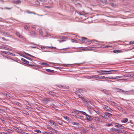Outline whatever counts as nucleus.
<instances>
[{
	"instance_id": "ea45409f",
	"label": "nucleus",
	"mask_w": 134,
	"mask_h": 134,
	"mask_svg": "<svg viewBox=\"0 0 134 134\" xmlns=\"http://www.w3.org/2000/svg\"><path fill=\"white\" fill-rule=\"evenodd\" d=\"M24 29H26V30H27L28 29V27H27V25H26L24 27Z\"/></svg>"
},
{
	"instance_id": "20e7f679",
	"label": "nucleus",
	"mask_w": 134,
	"mask_h": 134,
	"mask_svg": "<svg viewBox=\"0 0 134 134\" xmlns=\"http://www.w3.org/2000/svg\"><path fill=\"white\" fill-rule=\"evenodd\" d=\"M105 70H101L99 71H97V72L99 74H100L102 75H104V73L105 72Z\"/></svg>"
},
{
	"instance_id": "a211bd4d",
	"label": "nucleus",
	"mask_w": 134,
	"mask_h": 134,
	"mask_svg": "<svg viewBox=\"0 0 134 134\" xmlns=\"http://www.w3.org/2000/svg\"><path fill=\"white\" fill-rule=\"evenodd\" d=\"M95 42V40H92L91 41H88V42L89 44H90L91 43H92V42Z\"/></svg>"
},
{
	"instance_id": "f03ea898",
	"label": "nucleus",
	"mask_w": 134,
	"mask_h": 134,
	"mask_svg": "<svg viewBox=\"0 0 134 134\" xmlns=\"http://www.w3.org/2000/svg\"><path fill=\"white\" fill-rule=\"evenodd\" d=\"M103 108L106 110L109 111L110 109L107 106L104 105L103 106Z\"/></svg>"
},
{
	"instance_id": "ddd939ff",
	"label": "nucleus",
	"mask_w": 134,
	"mask_h": 134,
	"mask_svg": "<svg viewBox=\"0 0 134 134\" xmlns=\"http://www.w3.org/2000/svg\"><path fill=\"white\" fill-rule=\"evenodd\" d=\"M121 51L119 50H114L113 51V52L114 53H120L121 52Z\"/></svg>"
},
{
	"instance_id": "5fc2aeb1",
	"label": "nucleus",
	"mask_w": 134,
	"mask_h": 134,
	"mask_svg": "<svg viewBox=\"0 0 134 134\" xmlns=\"http://www.w3.org/2000/svg\"><path fill=\"white\" fill-rule=\"evenodd\" d=\"M4 95H7V93H4Z\"/></svg>"
},
{
	"instance_id": "6e6552de",
	"label": "nucleus",
	"mask_w": 134,
	"mask_h": 134,
	"mask_svg": "<svg viewBox=\"0 0 134 134\" xmlns=\"http://www.w3.org/2000/svg\"><path fill=\"white\" fill-rule=\"evenodd\" d=\"M128 119L127 118L124 119L121 121V122L122 123H125L128 121Z\"/></svg>"
},
{
	"instance_id": "338daca9",
	"label": "nucleus",
	"mask_w": 134,
	"mask_h": 134,
	"mask_svg": "<svg viewBox=\"0 0 134 134\" xmlns=\"http://www.w3.org/2000/svg\"><path fill=\"white\" fill-rule=\"evenodd\" d=\"M64 49H61L60 50H63Z\"/></svg>"
},
{
	"instance_id": "3c124183",
	"label": "nucleus",
	"mask_w": 134,
	"mask_h": 134,
	"mask_svg": "<svg viewBox=\"0 0 134 134\" xmlns=\"http://www.w3.org/2000/svg\"><path fill=\"white\" fill-rule=\"evenodd\" d=\"M112 5L113 7H114L116 6V4H112Z\"/></svg>"
},
{
	"instance_id": "5701e85b",
	"label": "nucleus",
	"mask_w": 134,
	"mask_h": 134,
	"mask_svg": "<svg viewBox=\"0 0 134 134\" xmlns=\"http://www.w3.org/2000/svg\"><path fill=\"white\" fill-rule=\"evenodd\" d=\"M71 41L72 42H76L77 43V40H74L73 39H72L71 40Z\"/></svg>"
},
{
	"instance_id": "9d476101",
	"label": "nucleus",
	"mask_w": 134,
	"mask_h": 134,
	"mask_svg": "<svg viewBox=\"0 0 134 134\" xmlns=\"http://www.w3.org/2000/svg\"><path fill=\"white\" fill-rule=\"evenodd\" d=\"M126 76L125 75H123L122 76H117L116 77H115V78L116 79H119V78H124L125 77H126Z\"/></svg>"
},
{
	"instance_id": "a19ab883",
	"label": "nucleus",
	"mask_w": 134,
	"mask_h": 134,
	"mask_svg": "<svg viewBox=\"0 0 134 134\" xmlns=\"http://www.w3.org/2000/svg\"><path fill=\"white\" fill-rule=\"evenodd\" d=\"M111 72H116L118 71L116 70H111Z\"/></svg>"
},
{
	"instance_id": "680f3d73",
	"label": "nucleus",
	"mask_w": 134,
	"mask_h": 134,
	"mask_svg": "<svg viewBox=\"0 0 134 134\" xmlns=\"http://www.w3.org/2000/svg\"><path fill=\"white\" fill-rule=\"evenodd\" d=\"M80 116L81 118H83V117L82 116Z\"/></svg>"
},
{
	"instance_id": "4be33fe9",
	"label": "nucleus",
	"mask_w": 134,
	"mask_h": 134,
	"mask_svg": "<svg viewBox=\"0 0 134 134\" xmlns=\"http://www.w3.org/2000/svg\"><path fill=\"white\" fill-rule=\"evenodd\" d=\"M14 2L16 4H20V3L21 2L20 0H18Z\"/></svg>"
},
{
	"instance_id": "f3484780",
	"label": "nucleus",
	"mask_w": 134,
	"mask_h": 134,
	"mask_svg": "<svg viewBox=\"0 0 134 134\" xmlns=\"http://www.w3.org/2000/svg\"><path fill=\"white\" fill-rule=\"evenodd\" d=\"M117 90L118 91L122 92H124L125 93H126V92H127V91H125L122 90H121V89H117Z\"/></svg>"
},
{
	"instance_id": "412c9836",
	"label": "nucleus",
	"mask_w": 134,
	"mask_h": 134,
	"mask_svg": "<svg viewBox=\"0 0 134 134\" xmlns=\"http://www.w3.org/2000/svg\"><path fill=\"white\" fill-rule=\"evenodd\" d=\"M124 128V127L123 126L121 125H120L119 128L120 129H123Z\"/></svg>"
},
{
	"instance_id": "7ed1b4c3",
	"label": "nucleus",
	"mask_w": 134,
	"mask_h": 134,
	"mask_svg": "<svg viewBox=\"0 0 134 134\" xmlns=\"http://www.w3.org/2000/svg\"><path fill=\"white\" fill-rule=\"evenodd\" d=\"M113 74L112 72H111V70L109 71L105 70V72L104 73V75H107L109 74Z\"/></svg>"
},
{
	"instance_id": "0e129e2a",
	"label": "nucleus",
	"mask_w": 134,
	"mask_h": 134,
	"mask_svg": "<svg viewBox=\"0 0 134 134\" xmlns=\"http://www.w3.org/2000/svg\"><path fill=\"white\" fill-rule=\"evenodd\" d=\"M101 116L102 117V118H103L104 117V116Z\"/></svg>"
},
{
	"instance_id": "c756f323",
	"label": "nucleus",
	"mask_w": 134,
	"mask_h": 134,
	"mask_svg": "<svg viewBox=\"0 0 134 134\" xmlns=\"http://www.w3.org/2000/svg\"><path fill=\"white\" fill-rule=\"evenodd\" d=\"M25 54H26L27 55L29 56H30L31 57H34L31 55L30 54H28V53H25Z\"/></svg>"
},
{
	"instance_id": "f8f14e48",
	"label": "nucleus",
	"mask_w": 134,
	"mask_h": 134,
	"mask_svg": "<svg viewBox=\"0 0 134 134\" xmlns=\"http://www.w3.org/2000/svg\"><path fill=\"white\" fill-rule=\"evenodd\" d=\"M104 78H105V77L104 76L97 75V79H104Z\"/></svg>"
},
{
	"instance_id": "bf43d9fd",
	"label": "nucleus",
	"mask_w": 134,
	"mask_h": 134,
	"mask_svg": "<svg viewBox=\"0 0 134 134\" xmlns=\"http://www.w3.org/2000/svg\"><path fill=\"white\" fill-rule=\"evenodd\" d=\"M2 38L3 39V40H5V38L4 37H2Z\"/></svg>"
},
{
	"instance_id": "c03bdc74",
	"label": "nucleus",
	"mask_w": 134,
	"mask_h": 134,
	"mask_svg": "<svg viewBox=\"0 0 134 134\" xmlns=\"http://www.w3.org/2000/svg\"><path fill=\"white\" fill-rule=\"evenodd\" d=\"M3 52L5 53V54H8V52H5V51H4Z\"/></svg>"
},
{
	"instance_id": "58836bf2",
	"label": "nucleus",
	"mask_w": 134,
	"mask_h": 134,
	"mask_svg": "<svg viewBox=\"0 0 134 134\" xmlns=\"http://www.w3.org/2000/svg\"><path fill=\"white\" fill-rule=\"evenodd\" d=\"M111 104L113 105H116V103H115V102H112L111 103Z\"/></svg>"
},
{
	"instance_id": "e2e57ef3",
	"label": "nucleus",
	"mask_w": 134,
	"mask_h": 134,
	"mask_svg": "<svg viewBox=\"0 0 134 134\" xmlns=\"http://www.w3.org/2000/svg\"><path fill=\"white\" fill-rule=\"evenodd\" d=\"M125 80L124 79H121V80Z\"/></svg>"
},
{
	"instance_id": "cd10ccee",
	"label": "nucleus",
	"mask_w": 134,
	"mask_h": 134,
	"mask_svg": "<svg viewBox=\"0 0 134 134\" xmlns=\"http://www.w3.org/2000/svg\"><path fill=\"white\" fill-rule=\"evenodd\" d=\"M80 112H81L83 114L85 115L86 116L87 115V114L85 112L83 111H80Z\"/></svg>"
},
{
	"instance_id": "393cba45",
	"label": "nucleus",
	"mask_w": 134,
	"mask_h": 134,
	"mask_svg": "<svg viewBox=\"0 0 134 134\" xmlns=\"http://www.w3.org/2000/svg\"><path fill=\"white\" fill-rule=\"evenodd\" d=\"M46 71L48 72H53V71H54L53 70H50L49 69H47Z\"/></svg>"
},
{
	"instance_id": "de8ad7c7",
	"label": "nucleus",
	"mask_w": 134,
	"mask_h": 134,
	"mask_svg": "<svg viewBox=\"0 0 134 134\" xmlns=\"http://www.w3.org/2000/svg\"><path fill=\"white\" fill-rule=\"evenodd\" d=\"M87 48H86L85 49H82V50L84 51H86L87 50L86 49Z\"/></svg>"
},
{
	"instance_id": "8fccbe9b",
	"label": "nucleus",
	"mask_w": 134,
	"mask_h": 134,
	"mask_svg": "<svg viewBox=\"0 0 134 134\" xmlns=\"http://www.w3.org/2000/svg\"><path fill=\"white\" fill-rule=\"evenodd\" d=\"M45 7H46L47 8H51V6H45Z\"/></svg>"
},
{
	"instance_id": "a878e982",
	"label": "nucleus",
	"mask_w": 134,
	"mask_h": 134,
	"mask_svg": "<svg viewBox=\"0 0 134 134\" xmlns=\"http://www.w3.org/2000/svg\"><path fill=\"white\" fill-rule=\"evenodd\" d=\"M106 115L108 116H111L112 115L108 113H106Z\"/></svg>"
},
{
	"instance_id": "4468645a",
	"label": "nucleus",
	"mask_w": 134,
	"mask_h": 134,
	"mask_svg": "<svg viewBox=\"0 0 134 134\" xmlns=\"http://www.w3.org/2000/svg\"><path fill=\"white\" fill-rule=\"evenodd\" d=\"M95 48L92 47H88V48H87L86 49L87 50H95Z\"/></svg>"
},
{
	"instance_id": "49530a36",
	"label": "nucleus",
	"mask_w": 134,
	"mask_h": 134,
	"mask_svg": "<svg viewBox=\"0 0 134 134\" xmlns=\"http://www.w3.org/2000/svg\"><path fill=\"white\" fill-rule=\"evenodd\" d=\"M45 48V47L43 46H42L41 47V48L42 49H44Z\"/></svg>"
},
{
	"instance_id": "2eb2a0df",
	"label": "nucleus",
	"mask_w": 134,
	"mask_h": 134,
	"mask_svg": "<svg viewBox=\"0 0 134 134\" xmlns=\"http://www.w3.org/2000/svg\"><path fill=\"white\" fill-rule=\"evenodd\" d=\"M101 91L102 92H104L105 94H107L108 93V91L104 89H102L101 90Z\"/></svg>"
},
{
	"instance_id": "0eeeda50",
	"label": "nucleus",
	"mask_w": 134,
	"mask_h": 134,
	"mask_svg": "<svg viewBox=\"0 0 134 134\" xmlns=\"http://www.w3.org/2000/svg\"><path fill=\"white\" fill-rule=\"evenodd\" d=\"M21 60L23 62H24L26 64H28L29 63V62L28 61L24 58H22Z\"/></svg>"
},
{
	"instance_id": "37998d69",
	"label": "nucleus",
	"mask_w": 134,
	"mask_h": 134,
	"mask_svg": "<svg viewBox=\"0 0 134 134\" xmlns=\"http://www.w3.org/2000/svg\"><path fill=\"white\" fill-rule=\"evenodd\" d=\"M109 77H105V78H104V79H105L107 80V79H109Z\"/></svg>"
},
{
	"instance_id": "c85d7f7f",
	"label": "nucleus",
	"mask_w": 134,
	"mask_h": 134,
	"mask_svg": "<svg viewBox=\"0 0 134 134\" xmlns=\"http://www.w3.org/2000/svg\"><path fill=\"white\" fill-rule=\"evenodd\" d=\"M109 79H115V77H109Z\"/></svg>"
},
{
	"instance_id": "2f4dec72",
	"label": "nucleus",
	"mask_w": 134,
	"mask_h": 134,
	"mask_svg": "<svg viewBox=\"0 0 134 134\" xmlns=\"http://www.w3.org/2000/svg\"><path fill=\"white\" fill-rule=\"evenodd\" d=\"M39 32H40V33L41 35L42 32V29H39Z\"/></svg>"
},
{
	"instance_id": "052dcab7",
	"label": "nucleus",
	"mask_w": 134,
	"mask_h": 134,
	"mask_svg": "<svg viewBox=\"0 0 134 134\" xmlns=\"http://www.w3.org/2000/svg\"><path fill=\"white\" fill-rule=\"evenodd\" d=\"M59 85V86H58V87H60L61 88H62V87L60 86V85ZM60 85L61 86V85Z\"/></svg>"
},
{
	"instance_id": "c9c22d12",
	"label": "nucleus",
	"mask_w": 134,
	"mask_h": 134,
	"mask_svg": "<svg viewBox=\"0 0 134 134\" xmlns=\"http://www.w3.org/2000/svg\"><path fill=\"white\" fill-rule=\"evenodd\" d=\"M112 125V124H106V126H111V125Z\"/></svg>"
},
{
	"instance_id": "774afa93",
	"label": "nucleus",
	"mask_w": 134,
	"mask_h": 134,
	"mask_svg": "<svg viewBox=\"0 0 134 134\" xmlns=\"http://www.w3.org/2000/svg\"><path fill=\"white\" fill-rule=\"evenodd\" d=\"M92 126V125H91V126H90L91 127V126Z\"/></svg>"
},
{
	"instance_id": "72a5a7b5",
	"label": "nucleus",
	"mask_w": 134,
	"mask_h": 134,
	"mask_svg": "<svg viewBox=\"0 0 134 134\" xmlns=\"http://www.w3.org/2000/svg\"><path fill=\"white\" fill-rule=\"evenodd\" d=\"M120 125V124H118L117 125H116L115 126V127H118V128H119Z\"/></svg>"
},
{
	"instance_id": "1a4fd4ad",
	"label": "nucleus",
	"mask_w": 134,
	"mask_h": 134,
	"mask_svg": "<svg viewBox=\"0 0 134 134\" xmlns=\"http://www.w3.org/2000/svg\"><path fill=\"white\" fill-rule=\"evenodd\" d=\"M16 35L18 36V37L22 38L23 37V36L22 35H21L18 32H17L16 33Z\"/></svg>"
},
{
	"instance_id": "aec40b11",
	"label": "nucleus",
	"mask_w": 134,
	"mask_h": 134,
	"mask_svg": "<svg viewBox=\"0 0 134 134\" xmlns=\"http://www.w3.org/2000/svg\"><path fill=\"white\" fill-rule=\"evenodd\" d=\"M87 40V38H86L85 37H83L82 38V39L81 40L83 42H85Z\"/></svg>"
},
{
	"instance_id": "6ab92c4d",
	"label": "nucleus",
	"mask_w": 134,
	"mask_h": 134,
	"mask_svg": "<svg viewBox=\"0 0 134 134\" xmlns=\"http://www.w3.org/2000/svg\"><path fill=\"white\" fill-rule=\"evenodd\" d=\"M0 49L8 50V48H5L3 47H0Z\"/></svg>"
},
{
	"instance_id": "bb28decb",
	"label": "nucleus",
	"mask_w": 134,
	"mask_h": 134,
	"mask_svg": "<svg viewBox=\"0 0 134 134\" xmlns=\"http://www.w3.org/2000/svg\"><path fill=\"white\" fill-rule=\"evenodd\" d=\"M43 103H45L47 102V100H42Z\"/></svg>"
},
{
	"instance_id": "f257e3e1",
	"label": "nucleus",
	"mask_w": 134,
	"mask_h": 134,
	"mask_svg": "<svg viewBox=\"0 0 134 134\" xmlns=\"http://www.w3.org/2000/svg\"><path fill=\"white\" fill-rule=\"evenodd\" d=\"M94 120L99 122H103V121L101 119L98 117L96 116L94 117Z\"/></svg>"
},
{
	"instance_id": "473e14b6",
	"label": "nucleus",
	"mask_w": 134,
	"mask_h": 134,
	"mask_svg": "<svg viewBox=\"0 0 134 134\" xmlns=\"http://www.w3.org/2000/svg\"><path fill=\"white\" fill-rule=\"evenodd\" d=\"M94 111L96 112V113L98 114H99V111L97 110H94Z\"/></svg>"
},
{
	"instance_id": "f704fd0d",
	"label": "nucleus",
	"mask_w": 134,
	"mask_h": 134,
	"mask_svg": "<svg viewBox=\"0 0 134 134\" xmlns=\"http://www.w3.org/2000/svg\"><path fill=\"white\" fill-rule=\"evenodd\" d=\"M35 131L36 132H37L39 133H41V131L39 130H36Z\"/></svg>"
},
{
	"instance_id": "e433bc0d",
	"label": "nucleus",
	"mask_w": 134,
	"mask_h": 134,
	"mask_svg": "<svg viewBox=\"0 0 134 134\" xmlns=\"http://www.w3.org/2000/svg\"><path fill=\"white\" fill-rule=\"evenodd\" d=\"M134 43V41H131L130 42V44H133Z\"/></svg>"
},
{
	"instance_id": "423d86ee",
	"label": "nucleus",
	"mask_w": 134,
	"mask_h": 134,
	"mask_svg": "<svg viewBox=\"0 0 134 134\" xmlns=\"http://www.w3.org/2000/svg\"><path fill=\"white\" fill-rule=\"evenodd\" d=\"M89 77L90 79H97V75L91 76Z\"/></svg>"
},
{
	"instance_id": "9b49d317",
	"label": "nucleus",
	"mask_w": 134,
	"mask_h": 134,
	"mask_svg": "<svg viewBox=\"0 0 134 134\" xmlns=\"http://www.w3.org/2000/svg\"><path fill=\"white\" fill-rule=\"evenodd\" d=\"M49 122L51 124V125H53L55 126L56 125V123L53 121H49Z\"/></svg>"
},
{
	"instance_id": "4d7b16f0",
	"label": "nucleus",
	"mask_w": 134,
	"mask_h": 134,
	"mask_svg": "<svg viewBox=\"0 0 134 134\" xmlns=\"http://www.w3.org/2000/svg\"><path fill=\"white\" fill-rule=\"evenodd\" d=\"M64 118L65 119H67V117H65Z\"/></svg>"
},
{
	"instance_id": "864d4df0",
	"label": "nucleus",
	"mask_w": 134,
	"mask_h": 134,
	"mask_svg": "<svg viewBox=\"0 0 134 134\" xmlns=\"http://www.w3.org/2000/svg\"><path fill=\"white\" fill-rule=\"evenodd\" d=\"M42 64L45 65H47V64L46 63H42Z\"/></svg>"
},
{
	"instance_id": "69168bd1",
	"label": "nucleus",
	"mask_w": 134,
	"mask_h": 134,
	"mask_svg": "<svg viewBox=\"0 0 134 134\" xmlns=\"http://www.w3.org/2000/svg\"><path fill=\"white\" fill-rule=\"evenodd\" d=\"M132 77H134V75H132Z\"/></svg>"
},
{
	"instance_id": "6e6d98bb",
	"label": "nucleus",
	"mask_w": 134,
	"mask_h": 134,
	"mask_svg": "<svg viewBox=\"0 0 134 134\" xmlns=\"http://www.w3.org/2000/svg\"><path fill=\"white\" fill-rule=\"evenodd\" d=\"M40 1H41V2H43L45 0H39Z\"/></svg>"
},
{
	"instance_id": "13d9d810",
	"label": "nucleus",
	"mask_w": 134,
	"mask_h": 134,
	"mask_svg": "<svg viewBox=\"0 0 134 134\" xmlns=\"http://www.w3.org/2000/svg\"><path fill=\"white\" fill-rule=\"evenodd\" d=\"M79 97L80 98H81V99H82V98L81 97V96H79Z\"/></svg>"
},
{
	"instance_id": "79ce46f5",
	"label": "nucleus",
	"mask_w": 134,
	"mask_h": 134,
	"mask_svg": "<svg viewBox=\"0 0 134 134\" xmlns=\"http://www.w3.org/2000/svg\"><path fill=\"white\" fill-rule=\"evenodd\" d=\"M52 106L54 108H55L56 107V106L53 104H52Z\"/></svg>"
},
{
	"instance_id": "7c9ffc66",
	"label": "nucleus",
	"mask_w": 134,
	"mask_h": 134,
	"mask_svg": "<svg viewBox=\"0 0 134 134\" xmlns=\"http://www.w3.org/2000/svg\"><path fill=\"white\" fill-rule=\"evenodd\" d=\"M48 48H52L53 49H55L56 48V47H54L52 46L51 47H48Z\"/></svg>"
},
{
	"instance_id": "603ef678",
	"label": "nucleus",
	"mask_w": 134,
	"mask_h": 134,
	"mask_svg": "<svg viewBox=\"0 0 134 134\" xmlns=\"http://www.w3.org/2000/svg\"><path fill=\"white\" fill-rule=\"evenodd\" d=\"M31 48H36V47H33V46H31Z\"/></svg>"
},
{
	"instance_id": "dca6fc26",
	"label": "nucleus",
	"mask_w": 134,
	"mask_h": 134,
	"mask_svg": "<svg viewBox=\"0 0 134 134\" xmlns=\"http://www.w3.org/2000/svg\"><path fill=\"white\" fill-rule=\"evenodd\" d=\"M112 47V46H109L107 45H104V46L103 48H108V47Z\"/></svg>"
},
{
	"instance_id": "b1692460",
	"label": "nucleus",
	"mask_w": 134,
	"mask_h": 134,
	"mask_svg": "<svg viewBox=\"0 0 134 134\" xmlns=\"http://www.w3.org/2000/svg\"><path fill=\"white\" fill-rule=\"evenodd\" d=\"M60 86H61V87H62L63 88H68V87H69L68 86H60Z\"/></svg>"
},
{
	"instance_id": "09e8293b",
	"label": "nucleus",
	"mask_w": 134,
	"mask_h": 134,
	"mask_svg": "<svg viewBox=\"0 0 134 134\" xmlns=\"http://www.w3.org/2000/svg\"><path fill=\"white\" fill-rule=\"evenodd\" d=\"M2 20L3 19L2 18L0 17V21H2Z\"/></svg>"
},
{
	"instance_id": "4c0bfd02",
	"label": "nucleus",
	"mask_w": 134,
	"mask_h": 134,
	"mask_svg": "<svg viewBox=\"0 0 134 134\" xmlns=\"http://www.w3.org/2000/svg\"><path fill=\"white\" fill-rule=\"evenodd\" d=\"M118 108L120 110H122V108L121 107H119Z\"/></svg>"
},
{
	"instance_id": "a18cd8bd",
	"label": "nucleus",
	"mask_w": 134,
	"mask_h": 134,
	"mask_svg": "<svg viewBox=\"0 0 134 134\" xmlns=\"http://www.w3.org/2000/svg\"><path fill=\"white\" fill-rule=\"evenodd\" d=\"M46 133V134H52L50 132H45Z\"/></svg>"
},
{
	"instance_id": "39448f33",
	"label": "nucleus",
	"mask_w": 134,
	"mask_h": 134,
	"mask_svg": "<svg viewBox=\"0 0 134 134\" xmlns=\"http://www.w3.org/2000/svg\"><path fill=\"white\" fill-rule=\"evenodd\" d=\"M86 119L89 121H91L92 120V118L90 116L87 115L86 116Z\"/></svg>"
}]
</instances>
